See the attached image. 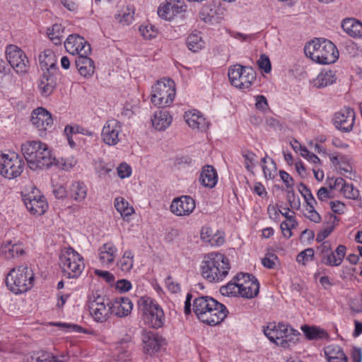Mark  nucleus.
I'll use <instances>...</instances> for the list:
<instances>
[{
    "mask_svg": "<svg viewBox=\"0 0 362 362\" xmlns=\"http://www.w3.org/2000/svg\"><path fill=\"white\" fill-rule=\"evenodd\" d=\"M346 254V247L342 245H339L335 251L330 252L328 255L321 258V262L329 267H337L339 266Z\"/></svg>",
    "mask_w": 362,
    "mask_h": 362,
    "instance_id": "nucleus-24",
    "label": "nucleus"
},
{
    "mask_svg": "<svg viewBox=\"0 0 362 362\" xmlns=\"http://www.w3.org/2000/svg\"><path fill=\"white\" fill-rule=\"evenodd\" d=\"M276 260V255L274 254H268L262 259V263L264 267L274 269L275 267Z\"/></svg>",
    "mask_w": 362,
    "mask_h": 362,
    "instance_id": "nucleus-60",
    "label": "nucleus"
},
{
    "mask_svg": "<svg viewBox=\"0 0 362 362\" xmlns=\"http://www.w3.org/2000/svg\"><path fill=\"white\" fill-rule=\"evenodd\" d=\"M341 28L351 37H362V23L354 18L344 19L341 22Z\"/></svg>",
    "mask_w": 362,
    "mask_h": 362,
    "instance_id": "nucleus-28",
    "label": "nucleus"
},
{
    "mask_svg": "<svg viewBox=\"0 0 362 362\" xmlns=\"http://www.w3.org/2000/svg\"><path fill=\"white\" fill-rule=\"evenodd\" d=\"M139 305L143 310L145 317L152 316L157 313V311L163 310L155 300L149 297L140 298Z\"/></svg>",
    "mask_w": 362,
    "mask_h": 362,
    "instance_id": "nucleus-30",
    "label": "nucleus"
},
{
    "mask_svg": "<svg viewBox=\"0 0 362 362\" xmlns=\"http://www.w3.org/2000/svg\"><path fill=\"white\" fill-rule=\"evenodd\" d=\"M23 168L24 162L17 153L0 154V174L4 177H17L22 173Z\"/></svg>",
    "mask_w": 362,
    "mask_h": 362,
    "instance_id": "nucleus-10",
    "label": "nucleus"
},
{
    "mask_svg": "<svg viewBox=\"0 0 362 362\" xmlns=\"http://www.w3.org/2000/svg\"><path fill=\"white\" fill-rule=\"evenodd\" d=\"M64 47L66 50L73 55L88 54L91 52L90 44L85 41L83 37L76 35H70L64 42Z\"/></svg>",
    "mask_w": 362,
    "mask_h": 362,
    "instance_id": "nucleus-14",
    "label": "nucleus"
},
{
    "mask_svg": "<svg viewBox=\"0 0 362 362\" xmlns=\"http://www.w3.org/2000/svg\"><path fill=\"white\" fill-rule=\"evenodd\" d=\"M336 80L337 77L333 71L324 69L315 80V86L318 88H324L333 84Z\"/></svg>",
    "mask_w": 362,
    "mask_h": 362,
    "instance_id": "nucleus-33",
    "label": "nucleus"
},
{
    "mask_svg": "<svg viewBox=\"0 0 362 362\" xmlns=\"http://www.w3.org/2000/svg\"><path fill=\"white\" fill-rule=\"evenodd\" d=\"M35 274L27 266H19L12 269L6 277L8 288L15 294L25 293L34 285Z\"/></svg>",
    "mask_w": 362,
    "mask_h": 362,
    "instance_id": "nucleus-5",
    "label": "nucleus"
},
{
    "mask_svg": "<svg viewBox=\"0 0 362 362\" xmlns=\"http://www.w3.org/2000/svg\"><path fill=\"white\" fill-rule=\"evenodd\" d=\"M56 325L60 327L68 332H76L81 333L83 331V328L77 325L71 323H57Z\"/></svg>",
    "mask_w": 362,
    "mask_h": 362,
    "instance_id": "nucleus-59",
    "label": "nucleus"
},
{
    "mask_svg": "<svg viewBox=\"0 0 362 362\" xmlns=\"http://www.w3.org/2000/svg\"><path fill=\"white\" fill-rule=\"evenodd\" d=\"M287 327L288 325L283 323H279L278 325L270 323L264 329V333L270 341L277 345V341H281L283 340V335L287 332Z\"/></svg>",
    "mask_w": 362,
    "mask_h": 362,
    "instance_id": "nucleus-21",
    "label": "nucleus"
},
{
    "mask_svg": "<svg viewBox=\"0 0 362 362\" xmlns=\"http://www.w3.org/2000/svg\"><path fill=\"white\" fill-rule=\"evenodd\" d=\"M195 208V202L189 196H182L173 199L170 204V211L176 216H189Z\"/></svg>",
    "mask_w": 362,
    "mask_h": 362,
    "instance_id": "nucleus-15",
    "label": "nucleus"
},
{
    "mask_svg": "<svg viewBox=\"0 0 362 362\" xmlns=\"http://www.w3.org/2000/svg\"><path fill=\"white\" fill-rule=\"evenodd\" d=\"M244 158H245V168L248 171H252L255 164L254 161L255 160V154L250 151L245 152L243 154Z\"/></svg>",
    "mask_w": 362,
    "mask_h": 362,
    "instance_id": "nucleus-55",
    "label": "nucleus"
},
{
    "mask_svg": "<svg viewBox=\"0 0 362 362\" xmlns=\"http://www.w3.org/2000/svg\"><path fill=\"white\" fill-rule=\"evenodd\" d=\"M300 154L310 163L314 164L320 163V158L315 154L310 152L305 146H300Z\"/></svg>",
    "mask_w": 362,
    "mask_h": 362,
    "instance_id": "nucleus-50",
    "label": "nucleus"
},
{
    "mask_svg": "<svg viewBox=\"0 0 362 362\" xmlns=\"http://www.w3.org/2000/svg\"><path fill=\"white\" fill-rule=\"evenodd\" d=\"M139 32L146 39H151L156 36L157 30L153 25H140Z\"/></svg>",
    "mask_w": 362,
    "mask_h": 362,
    "instance_id": "nucleus-52",
    "label": "nucleus"
},
{
    "mask_svg": "<svg viewBox=\"0 0 362 362\" xmlns=\"http://www.w3.org/2000/svg\"><path fill=\"white\" fill-rule=\"evenodd\" d=\"M145 321L153 328L161 327L165 322V315L163 310H158L157 313L152 316L145 317Z\"/></svg>",
    "mask_w": 362,
    "mask_h": 362,
    "instance_id": "nucleus-44",
    "label": "nucleus"
},
{
    "mask_svg": "<svg viewBox=\"0 0 362 362\" xmlns=\"http://www.w3.org/2000/svg\"><path fill=\"white\" fill-rule=\"evenodd\" d=\"M255 107L257 110L265 112L269 110V105L265 96L259 95L255 97Z\"/></svg>",
    "mask_w": 362,
    "mask_h": 362,
    "instance_id": "nucleus-54",
    "label": "nucleus"
},
{
    "mask_svg": "<svg viewBox=\"0 0 362 362\" xmlns=\"http://www.w3.org/2000/svg\"><path fill=\"white\" fill-rule=\"evenodd\" d=\"M2 252L7 259L14 258L22 254L23 250L17 245H5L2 249Z\"/></svg>",
    "mask_w": 362,
    "mask_h": 362,
    "instance_id": "nucleus-46",
    "label": "nucleus"
},
{
    "mask_svg": "<svg viewBox=\"0 0 362 362\" xmlns=\"http://www.w3.org/2000/svg\"><path fill=\"white\" fill-rule=\"evenodd\" d=\"M55 71H46L44 72L38 87L43 95H49L56 88L57 78L54 74Z\"/></svg>",
    "mask_w": 362,
    "mask_h": 362,
    "instance_id": "nucleus-20",
    "label": "nucleus"
},
{
    "mask_svg": "<svg viewBox=\"0 0 362 362\" xmlns=\"http://www.w3.org/2000/svg\"><path fill=\"white\" fill-rule=\"evenodd\" d=\"M132 287V283L127 279H120L116 282L115 288L120 293L128 292Z\"/></svg>",
    "mask_w": 362,
    "mask_h": 362,
    "instance_id": "nucleus-56",
    "label": "nucleus"
},
{
    "mask_svg": "<svg viewBox=\"0 0 362 362\" xmlns=\"http://www.w3.org/2000/svg\"><path fill=\"white\" fill-rule=\"evenodd\" d=\"M6 55L10 66L18 74H25L29 67V61L23 51L16 45H10L6 49Z\"/></svg>",
    "mask_w": 362,
    "mask_h": 362,
    "instance_id": "nucleus-12",
    "label": "nucleus"
},
{
    "mask_svg": "<svg viewBox=\"0 0 362 362\" xmlns=\"http://www.w3.org/2000/svg\"><path fill=\"white\" fill-rule=\"evenodd\" d=\"M175 95V83L170 78H163L158 81L153 86L151 92V102L159 108L169 106L173 101Z\"/></svg>",
    "mask_w": 362,
    "mask_h": 362,
    "instance_id": "nucleus-7",
    "label": "nucleus"
},
{
    "mask_svg": "<svg viewBox=\"0 0 362 362\" xmlns=\"http://www.w3.org/2000/svg\"><path fill=\"white\" fill-rule=\"evenodd\" d=\"M88 308L91 317L97 322L104 323L111 316L110 300L98 292H92L89 296Z\"/></svg>",
    "mask_w": 362,
    "mask_h": 362,
    "instance_id": "nucleus-8",
    "label": "nucleus"
},
{
    "mask_svg": "<svg viewBox=\"0 0 362 362\" xmlns=\"http://www.w3.org/2000/svg\"><path fill=\"white\" fill-rule=\"evenodd\" d=\"M114 206L122 218L129 216L134 213V208L123 197H118L115 198Z\"/></svg>",
    "mask_w": 362,
    "mask_h": 362,
    "instance_id": "nucleus-38",
    "label": "nucleus"
},
{
    "mask_svg": "<svg viewBox=\"0 0 362 362\" xmlns=\"http://www.w3.org/2000/svg\"><path fill=\"white\" fill-rule=\"evenodd\" d=\"M185 11V6L180 0H170L158 8V15L168 21L172 20L177 14Z\"/></svg>",
    "mask_w": 362,
    "mask_h": 362,
    "instance_id": "nucleus-17",
    "label": "nucleus"
},
{
    "mask_svg": "<svg viewBox=\"0 0 362 362\" xmlns=\"http://www.w3.org/2000/svg\"><path fill=\"white\" fill-rule=\"evenodd\" d=\"M39 61L42 69L57 71L55 55L51 49H46L42 54H40Z\"/></svg>",
    "mask_w": 362,
    "mask_h": 362,
    "instance_id": "nucleus-32",
    "label": "nucleus"
},
{
    "mask_svg": "<svg viewBox=\"0 0 362 362\" xmlns=\"http://www.w3.org/2000/svg\"><path fill=\"white\" fill-rule=\"evenodd\" d=\"M207 243L214 247L222 245L224 243L223 233L219 230L213 232Z\"/></svg>",
    "mask_w": 362,
    "mask_h": 362,
    "instance_id": "nucleus-49",
    "label": "nucleus"
},
{
    "mask_svg": "<svg viewBox=\"0 0 362 362\" xmlns=\"http://www.w3.org/2000/svg\"><path fill=\"white\" fill-rule=\"evenodd\" d=\"M230 269L228 258L218 252L206 254L200 266L202 277L210 283L222 281L228 276Z\"/></svg>",
    "mask_w": 362,
    "mask_h": 362,
    "instance_id": "nucleus-2",
    "label": "nucleus"
},
{
    "mask_svg": "<svg viewBox=\"0 0 362 362\" xmlns=\"http://www.w3.org/2000/svg\"><path fill=\"white\" fill-rule=\"evenodd\" d=\"M240 281L236 280V276L228 282L226 286H223L220 288V292L226 296H240Z\"/></svg>",
    "mask_w": 362,
    "mask_h": 362,
    "instance_id": "nucleus-40",
    "label": "nucleus"
},
{
    "mask_svg": "<svg viewBox=\"0 0 362 362\" xmlns=\"http://www.w3.org/2000/svg\"><path fill=\"white\" fill-rule=\"evenodd\" d=\"M332 191L327 187H322L320 188L317 193V199L321 202H325L332 198Z\"/></svg>",
    "mask_w": 362,
    "mask_h": 362,
    "instance_id": "nucleus-63",
    "label": "nucleus"
},
{
    "mask_svg": "<svg viewBox=\"0 0 362 362\" xmlns=\"http://www.w3.org/2000/svg\"><path fill=\"white\" fill-rule=\"evenodd\" d=\"M354 120L355 115H336L333 123L337 129L348 132L352 129Z\"/></svg>",
    "mask_w": 362,
    "mask_h": 362,
    "instance_id": "nucleus-27",
    "label": "nucleus"
},
{
    "mask_svg": "<svg viewBox=\"0 0 362 362\" xmlns=\"http://www.w3.org/2000/svg\"><path fill=\"white\" fill-rule=\"evenodd\" d=\"M283 335V340L281 341H277V346L282 348L287 349L294 345L298 339L300 333L288 326L287 332Z\"/></svg>",
    "mask_w": 362,
    "mask_h": 362,
    "instance_id": "nucleus-37",
    "label": "nucleus"
},
{
    "mask_svg": "<svg viewBox=\"0 0 362 362\" xmlns=\"http://www.w3.org/2000/svg\"><path fill=\"white\" fill-rule=\"evenodd\" d=\"M121 132L119 122L115 119L108 120L103 128L102 137L103 141L109 146L116 145L119 139V134Z\"/></svg>",
    "mask_w": 362,
    "mask_h": 362,
    "instance_id": "nucleus-16",
    "label": "nucleus"
},
{
    "mask_svg": "<svg viewBox=\"0 0 362 362\" xmlns=\"http://www.w3.org/2000/svg\"><path fill=\"white\" fill-rule=\"evenodd\" d=\"M258 65L261 69L267 74L269 73L272 69L271 62L269 57L265 54H262L258 60Z\"/></svg>",
    "mask_w": 362,
    "mask_h": 362,
    "instance_id": "nucleus-58",
    "label": "nucleus"
},
{
    "mask_svg": "<svg viewBox=\"0 0 362 362\" xmlns=\"http://www.w3.org/2000/svg\"><path fill=\"white\" fill-rule=\"evenodd\" d=\"M77 163V160L74 156H71L67 158H61L59 159L55 158V161L53 165L57 166L59 169L64 170H69Z\"/></svg>",
    "mask_w": 362,
    "mask_h": 362,
    "instance_id": "nucleus-45",
    "label": "nucleus"
},
{
    "mask_svg": "<svg viewBox=\"0 0 362 362\" xmlns=\"http://www.w3.org/2000/svg\"><path fill=\"white\" fill-rule=\"evenodd\" d=\"M301 330L310 340L327 339L329 337L327 332L320 327L303 325L301 327Z\"/></svg>",
    "mask_w": 362,
    "mask_h": 362,
    "instance_id": "nucleus-35",
    "label": "nucleus"
},
{
    "mask_svg": "<svg viewBox=\"0 0 362 362\" xmlns=\"http://www.w3.org/2000/svg\"><path fill=\"white\" fill-rule=\"evenodd\" d=\"M23 201L28 211L34 216L44 214L48 209V204L38 189L34 187L30 192L23 194Z\"/></svg>",
    "mask_w": 362,
    "mask_h": 362,
    "instance_id": "nucleus-11",
    "label": "nucleus"
},
{
    "mask_svg": "<svg viewBox=\"0 0 362 362\" xmlns=\"http://www.w3.org/2000/svg\"><path fill=\"white\" fill-rule=\"evenodd\" d=\"M63 274L68 279H77L85 269L83 258L71 247L64 248L59 255Z\"/></svg>",
    "mask_w": 362,
    "mask_h": 362,
    "instance_id": "nucleus-6",
    "label": "nucleus"
},
{
    "mask_svg": "<svg viewBox=\"0 0 362 362\" xmlns=\"http://www.w3.org/2000/svg\"><path fill=\"white\" fill-rule=\"evenodd\" d=\"M69 190L71 197L77 202H82L87 196V187L83 182H73Z\"/></svg>",
    "mask_w": 362,
    "mask_h": 362,
    "instance_id": "nucleus-36",
    "label": "nucleus"
},
{
    "mask_svg": "<svg viewBox=\"0 0 362 362\" xmlns=\"http://www.w3.org/2000/svg\"><path fill=\"white\" fill-rule=\"evenodd\" d=\"M218 176L216 170L211 165L203 167L199 181L206 187L213 188L217 183Z\"/></svg>",
    "mask_w": 362,
    "mask_h": 362,
    "instance_id": "nucleus-25",
    "label": "nucleus"
},
{
    "mask_svg": "<svg viewBox=\"0 0 362 362\" xmlns=\"http://www.w3.org/2000/svg\"><path fill=\"white\" fill-rule=\"evenodd\" d=\"M306 57L313 61L322 64H332L339 57V52L331 41L324 39H315L304 47Z\"/></svg>",
    "mask_w": 362,
    "mask_h": 362,
    "instance_id": "nucleus-4",
    "label": "nucleus"
},
{
    "mask_svg": "<svg viewBox=\"0 0 362 362\" xmlns=\"http://www.w3.org/2000/svg\"><path fill=\"white\" fill-rule=\"evenodd\" d=\"M184 119L192 129L204 131L209 126V122L204 117V115H184Z\"/></svg>",
    "mask_w": 362,
    "mask_h": 362,
    "instance_id": "nucleus-29",
    "label": "nucleus"
},
{
    "mask_svg": "<svg viewBox=\"0 0 362 362\" xmlns=\"http://www.w3.org/2000/svg\"><path fill=\"white\" fill-rule=\"evenodd\" d=\"M21 151L28 167L33 170L48 168L55 161L48 146L40 141H28L22 144Z\"/></svg>",
    "mask_w": 362,
    "mask_h": 362,
    "instance_id": "nucleus-3",
    "label": "nucleus"
},
{
    "mask_svg": "<svg viewBox=\"0 0 362 362\" xmlns=\"http://www.w3.org/2000/svg\"><path fill=\"white\" fill-rule=\"evenodd\" d=\"M272 168H269L268 166L263 165L262 170L264 175V177L267 180H271L274 177V173L276 170L275 163L273 160H271Z\"/></svg>",
    "mask_w": 362,
    "mask_h": 362,
    "instance_id": "nucleus-62",
    "label": "nucleus"
},
{
    "mask_svg": "<svg viewBox=\"0 0 362 362\" xmlns=\"http://www.w3.org/2000/svg\"><path fill=\"white\" fill-rule=\"evenodd\" d=\"M117 267L124 272H129L134 265V255L132 251L127 250L117 263Z\"/></svg>",
    "mask_w": 362,
    "mask_h": 362,
    "instance_id": "nucleus-41",
    "label": "nucleus"
},
{
    "mask_svg": "<svg viewBox=\"0 0 362 362\" xmlns=\"http://www.w3.org/2000/svg\"><path fill=\"white\" fill-rule=\"evenodd\" d=\"M142 341L144 350L148 354H153L157 352L160 347V339L152 332H143Z\"/></svg>",
    "mask_w": 362,
    "mask_h": 362,
    "instance_id": "nucleus-23",
    "label": "nucleus"
},
{
    "mask_svg": "<svg viewBox=\"0 0 362 362\" xmlns=\"http://www.w3.org/2000/svg\"><path fill=\"white\" fill-rule=\"evenodd\" d=\"M75 65L79 74L88 77L93 74L95 65L93 61L88 57V54H81L75 58Z\"/></svg>",
    "mask_w": 362,
    "mask_h": 362,
    "instance_id": "nucleus-22",
    "label": "nucleus"
},
{
    "mask_svg": "<svg viewBox=\"0 0 362 362\" xmlns=\"http://www.w3.org/2000/svg\"><path fill=\"white\" fill-rule=\"evenodd\" d=\"M228 76L230 83L240 89L248 88L256 78L255 71L252 67L239 64L228 68Z\"/></svg>",
    "mask_w": 362,
    "mask_h": 362,
    "instance_id": "nucleus-9",
    "label": "nucleus"
},
{
    "mask_svg": "<svg viewBox=\"0 0 362 362\" xmlns=\"http://www.w3.org/2000/svg\"><path fill=\"white\" fill-rule=\"evenodd\" d=\"M187 46L193 52H198L204 46V42L198 34L192 33L187 38Z\"/></svg>",
    "mask_w": 362,
    "mask_h": 362,
    "instance_id": "nucleus-42",
    "label": "nucleus"
},
{
    "mask_svg": "<svg viewBox=\"0 0 362 362\" xmlns=\"http://www.w3.org/2000/svg\"><path fill=\"white\" fill-rule=\"evenodd\" d=\"M304 189H305V193L303 194V197L306 202L305 210L315 209V206L317 204L315 199L313 196L309 189H308L305 186H304Z\"/></svg>",
    "mask_w": 362,
    "mask_h": 362,
    "instance_id": "nucleus-53",
    "label": "nucleus"
},
{
    "mask_svg": "<svg viewBox=\"0 0 362 362\" xmlns=\"http://www.w3.org/2000/svg\"><path fill=\"white\" fill-rule=\"evenodd\" d=\"M63 29L59 24H54L47 29V35L50 40L56 45H60L63 39Z\"/></svg>",
    "mask_w": 362,
    "mask_h": 362,
    "instance_id": "nucleus-43",
    "label": "nucleus"
},
{
    "mask_svg": "<svg viewBox=\"0 0 362 362\" xmlns=\"http://www.w3.org/2000/svg\"><path fill=\"white\" fill-rule=\"evenodd\" d=\"M314 256V250L313 248H308L300 252L296 257V261L298 263L305 264L306 262L312 259Z\"/></svg>",
    "mask_w": 362,
    "mask_h": 362,
    "instance_id": "nucleus-51",
    "label": "nucleus"
},
{
    "mask_svg": "<svg viewBox=\"0 0 362 362\" xmlns=\"http://www.w3.org/2000/svg\"><path fill=\"white\" fill-rule=\"evenodd\" d=\"M30 121L39 131H46L52 127L53 118L52 115H35L31 117Z\"/></svg>",
    "mask_w": 362,
    "mask_h": 362,
    "instance_id": "nucleus-34",
    "label": "nucleus"
},
{
    "mask_svg": "<svg viewBox=\"0 0 362 362\" xmlns=\"http://www.w3.org/2000/svg\"><path fill=\"white\" fill-rule=\"evenodd\" d=\"M341 191L348 199H355L359 196L358 190L354 187L352 183L344 182L343 187L341 188Z\"/></svg>",
    "mask_w": 362,
    "mask_h": 362,
    "instance_id": "nucleus-48",
    "label": "nucleus"
},
{
    "mask_svg": "<svg viewBox=\"0 0 362 362\" xmlns=\"http://www.w3.org/2000/svg\"><path fill=\"white\" fill-rule=\"evenodd\" d=\"M236 280L240 281V296L252 298L259 293V284L253 275L240 273L236 275Z\"/></svg>",
    "mask_w": 362,
    "mask_h": 362,
    "instance_id": "nucleus-13",
    "label": "nucleus"
},
{
    "mask_svg": "<svg viewBox=\"0 0 362 362\" xmlns=\"http://www.w3.org/2000/svg\"><path fill=\"white\" fill-rule=\"evenodd\" d=\"M95 274L104 279L109 284H112L115 282V277L114 274L108 271L96 269L95 270Z\"/></svg>",
    "mask_w": 362,
    "mask_h": 362,
    "instance_id": "nucleus-57",
    "label": "nucleus"
},
{
    "mask_svg": "<svg viewBox=\"0 0 362 362\" xmlns=\"http://www.w3.org/2000/svg\"><path fill=\"white\" fill-rule=\"evenodd\" d=\"M118 176L122 178H126L131 175L132 169L131 167L127 163H122L117 168Z\"/></svg>",
    "mask_w": 362,
    "mask_h": 362,
    "instance_id": "nucleus-61",
    "label": "nucleus"
},
{
    "mask_svg": "<svg viewBox=\"0 0 362 362\" xmlns=\"http://www.w3.org/2000/svg\"><path fill=\"white\" fill-rule=\"evenodd\" d=\"M324 352L329 362H347V357L338 345H329L325 348Z\"/></svg>",
    "mask_w": 362,
    "mask_h": 362,
    "instance_id": "nucleus-26",
    "label": "nucleus"
},
{
    "mask_svg": "<svg viewBox=\"0 0 362 362\" xmlns=\"http://www.w3.org/2000/svg\"><path fill=\"white\" fill-rule=\"evenodd\" d=\"M134 11L132 8H127L122 13L116 15V18L123 25H129L134 19Z\"/></svg>",
    "mask_w": 362,
    "mask_h": 362,
    "instance_id": "nucleus-47",
    "label": "nucleus"
},
{
    "mask_svg": "<svg viewBox=\"0 0 362 362\" xmlns=\"http://www.w3.org/2000/svg\"><path fill=\"white\" fill-rule=\"evenodd\" d=\"M111 315L123 317L129 315L133 309V303L127 297L116 298L113 301L110 300Z\"/></svg>",
    "mask_w": 362,
    "mask_h": 362,
    "instance_id": "nucleus-19",
    "label": "nucleus"
},
{
    "mask_svg": "<svg viewBox=\"0 0 362 362\" xmlns=\"http://www.w3.org/2000/svg\"><path fill=\"white\" fill-rule=\"evenodd\" d=\"M133 344L129 338L122 339L116 346L118 360L126 362L130 359Z\"/></svg>",
    "mask_w": 362,
    "mask_h": 362,
    "instance_id": "nucleus-31",
    "label": "nucleus"
},
{
    "mask_svg": "<svg viewBox=\"0 0 362 362\" xmlns=\"http://www.w3.org/2000/svg\"><path fill=\"white\" fill-rule=\"evenodd\" d=\"M153 127L159 131L165 129L172 122L170 115H153L151 118Z\"/></svg>",
    "mask_w": 362,
    "mask_h": 362,
    "instance_id": "nucleus-39",
    "label": "nucleus"
},
{
    "mask_svg": "<svg viewBox=\"0 0 362 362\" xmlns=\"http://www.w3.org/2000/svg\"><path fill=\"white\" fill-rule=\"evenodd\" d=\"M193 310L199 320L209 325L219 324L227 316L226 307L209 296H200L193 302Z\"/></svg>",
    "mask_w": 362,
    "mask_h": 362,
    "instance_id": "nucleus-1",
    "label": "nucleus"
},
{
    "mask_svg": "<svg viewBox=\"0 0 362 362\" xmlns=\"http://www.w3.org/2000/svg\"><path fill=\"white\" fill-rule=\"evenodd\" d=\"M117 256V248L112 243H104L98 250V259L103 267L112 265Z\"/></svg>",
    "mask_w": 362,
    "mask_h": 362,
    "instance_id": "nucleus-18",
    "label": "nucleus"
},
{
    "mask_svg": "<svg viewBox=\"0 0 362 362\" xmlns=\"http://www.w3.org/2000/svg\"><path fill=\"white\" fill-rule=\"evenodd\" d=\"M37 362H63L50 353H42L37 358Z\"/></svg>",
    "mask_w": 362,
    "mask_h": 362,
    "instance_id": "nucleus-64",
    "label": "nucleus"
}]
</instances>
